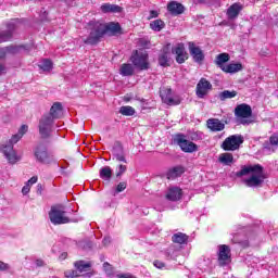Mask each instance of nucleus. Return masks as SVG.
Listing matches in <instances>:
<instances>
[{
	"label": "nucleus",
	"instance_id": "1",
	"mask_svg": "<svg viewBox=\"0 0 278 278\" xmlns=\"http://www.w3.org/2000/svg\"><path fill=\"white\" fill-rule=\"evenodd\" d=\"M89 36L85 39L86 45H97L103 36H116V34H121V24L111 22L109 24H104L97 21H91L88 24Z\"/></svg>",
	"mask_w": 278,
	"mask_h": 278
},
{
	"label": "nucleus",
	"instance_id": "2",
	"mask_svg": "<svg viewBox=\"0 0 278 278\" xmlns=\"http://www.w3.org/2000/svg\"><path fill=\"white\" fill-rule=\"evenodd\" d=\"M237 177H243V184L248 188H260L264 184V168L261 165H248L237 173Z\"/></svg>",
	"mask_w": 278,
	"mask_h": 278
},
{
	"label": "nucleus",
	"instance_id": "3",
	"mask_svg": "<svg viewBox=\"0 0 278 278\" xmlns=\"http://www.w3.org/2000/svg\"><path fill=\"white\" fill-rule=\"evenodd\" d=\"M62 103L55 102L50 109V114L43 115L39 122V134L41 138H49L53 121L55 118H62Z\"/></svg>",
	"mask_w": 278,
	"mask_h": 278
},
{
	"label": "nucleus",
	"instance_id": "4",
	"mask_svg": "<svg viewBox=\"0 0 278 278\" xmlns=\"http://www.w3.org/2000/svg\"><path fill=\"white\" fill-rule=\"evenodd\" d=\"M21 138L23 137L16 134L9 140V143L0 146V149L9 164H16V162L21 160V156L16 154V151H14V144H16Z\"/></svg>",
	"mask_w": 278,
	"mask_h": 278
},
{
	"label": "nucleus",
	"instance_id": "5",
	"mask_svg": "<svg viewBox=\"0 0 278 278\" xmlns=\"http://www.w3.org/2000/svg\"><path fill=\"white\" fill-rule=\"evenodd\" d=\"M49 218L52 225H68V223H77L66 215V210L62 205L52 206L49 212Z\"/></svg>",
	"mask_w": 278,
	"mask_h": 278
},
{
	"label": "nucleus",
	"instance_id": "6",
	"mask_svg": "<svg viewBox=\"0 0 278 278\" xmlns=\"http://www.w3.org/2000/svg\"><path fill=\"white\" fill-rule=\"evenodd\" d=\"M34 155L40 164H52V162H55V157L49 152L47 146L42 143L35 148Z\"/></svg>",
	"mask_w": 278,
	"mask_h": 278
},
{
	"label": "nucleus",
	"instance_id": "7",
	"mask_svg": "<svg viewBox=\"0 0 278 278\" xmlns=\"http://www.w3.org/2000/svg\"><path fill=\"white\" fill-rule=\"evenodd\" d=\"M253 110L251 109V105L247 103L239 104L235 109V116L241 125H249L247 118H251Z\"/></svg>",
	"mask_w": 278,
	"mask_h": 278
},
{
	"label": "nucleus",
	"instance_id": "8",
	"mask_svg": "<svg viewBox=\"0 0 278 278\" xmlns=\"http://www.w3.org/2000/svg\"><path fill=\"white\" fill-rule=\"evenodd\" d=\"M160 97L165 105H179V103H181V98L175 94V92H173V89L167 87L161 88Z\"/></svg>",
	"mask_w": 278,
	"mask_h": 278
},
{
	"label": "nucleus",
	"instance_id": "9",
	"mask_svg": "<svg viewBox=\"0 0 278 278\" xmlns=\"http://www.w3.org/2000/svg\"><path fill=\"white\" fill-rule=\"evenodd\" d=\"M244 142V137L242 135H232L224 140L222 143V149L224 151H238L240 144Z\"/></svg>",
	"mask_w": 278,
	"mask_h": 278
},
{
	"label": "nucleus",
	"instance_id": "10",
	"mask_svg": "<svg viewBox=\"0 0 278 278\" xmlns=\"http://www.w3.org/2000/svg\"><path fill=\"white\" fill-rule=\"evenodd\" d=\"M175 142L180 147L184 153H194L195 151H199V146L188 140L185 135H177L175 137Z\"/></svg>",
	"mask_w": 278,
	"mask_h": 278
},
{
	"label": "nucleus",
	"instance_id": "11",
	"mask_svg": "<svg viewBox=\"0 0 278 278\" xmlns=\"http://www.w3.org/2000/svg\"><path fill=\"white\" fill-rule=\"evenodd\" d=\"M217 262L219 266H229L231 264V249H229V245H218Z\"/></svg>",
	"mask_w": 278,
	"mask_h": 278
},
{
	"label": "nucleus",
	"instance_id": "12",
	"mask_svg": "<svg viewBox=\"0 0 278 278\" xmlns=\"http://www.w3.org/2000/svg\"><path fill=\"white\" fill-rule=\"evenodd\" d=\"M20 25H21L20 20H11L7 24L8 30H0V42H8V40L12 38V34H14L16 29H18Z\"/></svg>",
	"mask_w": 278,
	"mask_h": 278
},
{
	"label": "nucleus",
	"instance_id": "13",
	"mask_svg": "<svg viewBox=\"0 0 278 278\" xmlns=\"http://www.w3.org/2000/svg\"><path fill=\"white\" fill-rule=\"evenodd\" d=\"M212 90V83L206 80L205 78H201L195 88V94L199 99H204L207 92Z\"/></svg>",
	"mask_w": 278,
	"mask_h": 278
},
{
	"label": "nucleus",
	"instance_id": "14",
	"mask_svg": "<svg viewBox=\"0 0 278 278\" xmlns=\"http://www.w3.org/2000/svg\"><path fill=\"white\" fill-rule=\"evenodd\" d=\"M189 53L192 56L193 61L198 64H201L203 60H205V54H203V50L199 48L194 42H189Z\"/></svg>",
	"mask_w": 278,
	"mask_h": 278
},
{
	"label": "nucleus",
	"instance_id": "15",
	"mask_svg": "<svg viewBox=\"0 0 278 278\" xmlns=\"http://www.w3.org/2000/svg\"><path fill=\"white\" fill-rule=\"evenodd\" d=\"M172 51L176 55V62L178 64H184L188 60V52H186L184 43H178Z\"/></svg>",
	"mask_w": 278,
	"mask_h": 278
},
{
	"label": "nucleus",
	"instance_id": "16",
	"mask_svg": "<svg viewBox=\"0 0 278 278\" xmlns=\"http://www.w3.org/2000/svg\"><path fill=\"white\" fill-rule=\"evenodd\" d=\"M243 8L244 7L238 2L231 4L226 11V16H227L228 21H236V18H238V16H240V12H241V10H243Z\"/></svg>",
	"mask_w": 278,
	"mask_h": 278
},
{
	"label": "nucleus",
	"instance_id": "17",
	"mask_svg": "<svg viewBox=\"0 0 278 278\" xmlns=\"http://www.w3.org/2000/svg\"><path fill=\"white\" fill-rule=\"evenodd\" d=\"M182 195L184 192L181 191V188L169 187L165 193V199H167V201H179Z\"/></svg>",
	"mask_w": 278,
	"mask_h": 278
},
{
	"label": "nucleus",
	"instance_id": "18",
	"mask_svg": "<svg viewBox=\"0 0 278 278\" xmlns=\"http://www.w3.org/2000/svg\"><path fill=\"white\" fill-rule=\"evenodd\" d=\"M185 10L186 9L184 8V4L177 1H170L169 3H167V11L173 16H179V14H184Z\"/></svg>",
	"mask_w": 278,
	"mask_h": 278
},
{
	"label": "nucleus",
	"instance_id": "19",
	"mask_svg": "<svg viewBox=\"0 0 278 278\" xmlns=\"http://www.w3.org/2000/svg\"><path fill=\"white\" fill-rule=\"evenodd\" d=\"M101 12H103V14H121V12H123V8L117 5V4H110V3H104L100 7Z\"/></svg>",
	"mask_w": 278,
	"mask_h": 278
},
{
	"label": "nucleus",
	"instance_id": "20",
	"mask_svg": "<svg viewBox=\"0 0 278 278\" xmlns=\"http://www.w3.org/2000/svg\"><path fill=\"white\" fill-rule=\"evenodd\" d=\"M206 125L211 131H223L225 129V124L218 118L207 119Z\"/></svg>",
	"mask_w": 278,
	"mask_h": 278
},
{
	"label": "nucleus",
	"instance_id": "21",
	"mask_svg": "<svg viewBox=\"0 0 278 278\" xmlns=\"http://www.w3.org/2000/svg\"><path fill=\"white\" fill-rule=\"evenodd\" d=\"M230 56L229 53H220L216 56L215 64L220 68V71H224V68L227 66V62H229Z\"/></svg>",
	"mask_w": 278,
	"mask_h": 278
},
{
	"label": "nucleus",
	"instance_id": "22",
	"mask_svg": "<svg viewBox=\"0 0 278 278\" xmlns=\"http://www.w3.org/2000/svg\"><path fill=\"white\" fill-rule=\"evenodd\" d=\"M186 173L184 166H176L167 172V179H177V177H181Z\"/></svg>",
	"mask_w": 278,
	"mask_h": 278
},
{
	"label": "nucleus",
	"instance_id": "23",
	"mask_svg": "<svg viewBox=\"0 0 278 278\" xmlns=\"http://www.w3.org/2000/svg\"><path fill=\"white\" fill-rule=\"evenodd\" d=\"M188 235L184 232H176L172 236V242L174 244H188Z\"/></svg>",
	"mask_w": 278,
	"mask_h": 278
},
{
	"label": "nucleus",
	"instance_id": "24",
	"mask_svg": "<svg viewBox=\"0 0 278 278\" xmlns=\"http://www.w3.org/2000/svg\"><path fill=\"white\" fill-rule=\"evenodd\" d=\"M240 71H242V63H230L227 64L223 70L224 73H229L230 75L240 73Z\"/></svg>",
	"mask_w": 278,
	"mask_h": 278
},
{
	"label": "nucleus",
	"instance_id": "25",
	"mask_svg": "<svg viewBox=\"0 0 278 278\" xmlns=\"http://www.w3.org/2000/svg\"><path fill=\"white\" fill-rule=\"evenodd\" d=\"M119 75L123 77H129L134 75V65L129 63H124L119 68Z\"/></svg>",
	"mask_w": 278,
	"mask_h": 278
},
{
	"label": "nucleus",
	"instance_id": "26",
	"mask_svg": "<svg viewBox=\"0 0 278 278\" xmlns=\"http://www.w3.org/2000/svg\"><path fill=\"white\" fill-rule=\"evenodd\" d=\"M90 263L85 261H78L75 263V268L78 275H81V273H88V270H90Z\"/></svg>",
	"mask_w": 278,
	"mask_h": 278
},
{
	"label": "nucleus",
	"instance_id": "27",
	"mask_svg": "<svg viewBox=\"0 0 278 278\" xmlns=\"http://www.w3.org/2000/svg\"><path fill=\"white\" fill-rule=\"evenodd\" d=\"M220 164H225V166H231L233 164V154L231 153H222L219 155Z\"/></svg>",
	"mask_w": 278,
	"mask_h": 278
},
{
	"label": "nucleus",
	"instance_id": "28",
	"mask_svg": "<svg viewBox=\"0 0 278 278\" xmlns=\"http://www.w3.org/2000/svg\"><path fill=\"white\" fill-rule=\"evenodd\" d=\"M166 27V24L162 20H154L150 23V28L153 31H162Z\"/></svg>",
	"mask_w": 278,
	"mask_h": 278
},
{
	"label": "nucleus",
	"instance_id": "29",
	"mask_svg": "<svg viewBox=\"0 0 278 278\" xmlns=\"http://www.w3.org/2000/svg\"><path fill=\"white\" fill-rule=\"evenodd\" d=\"M39 68H41V71L45 73H49L53 70V62H51L49 59H43L39 64Z\"/></svg>",
	"mask_w": 278,
	"mask_h": 278
},
{
	"label": "nucleus",
	"instance_id": "30",
	"mask_svg": "<svg viewBox=\"0 0 278 278\" xmlns=\"http://www.w3.org/2000/svg\"><path fill=\"white\" fill-rule=\"evenodd\" d=\"M179 251H181V248L177 247V245H170L167 249V256L170 260H176L179 256Z\"/></svg>",
	"mask_w": 278,
	"mask_h": 278
},
{
	"label": "nucleus",
	"instance_id": "31",
	"mask_svg": "<svg viewBox=\"0 0 278 278\" xmlns=\"http://www.w3.org/2000/svg\"><path fill=\"white\" fill-rule=\"evenodd\" d=\"M100 177L105 181H110L112 178V168L110 166H104L100 169Z\"/></svg>",
	"mask_w": 278,
	"mask_h": 278
},
{
	"label": "nucleus",
	"instance_id": "32",
	"mask_svg": "<svg viewBox=\"0 0 278 278\" xmlns=\"http://www.w3.org/2000/svg\"><path fill=\"white\" fill-rule=\"evenodd\" d=\"M149 68V54L141 52L140 54V71H147Z\"/></svg>",
	"mask_w": 278,
	"mask_h": 278
},
{
	"label": "nucleus",
	"instance_id": "33",
	"mask_svg": "<svg viewBox=\"0 0 278 278\" xmlns=\"http://www.w3.org/2000/svg\"><path fill=\"white\" fill-rule=\"evenodd\" d=\"M119 114H122V116H134V114H136V110L129 105L122 106L119 108Z\"/></svg>",
	"mask_w": 278,
	"mask_h": 278
},
{
	"label": "nucleus",
	"instance_id": "34",
	"mask_svg": "<svg viewBox=\"0 0 278 278\" xmlns=\"http://www.w3.org/2000/svg\"><path fill=\"white\" fill-rule=\"evenodd\" d=\"M237 96H238V92L229 91V90H225L218 94L220 101H226V99H233Z\"/></svg>",
	"mask_w": 278,
	"mask_h": 278
},
{
	"label": "nucleus",
	"instance_id": "35",
	"mask_svg": "<svg viewBox=\"0 0 278 278\" xmlns=\"http://www.w3.org/2000/svg\"><path fill=\"white\" fill-rule=\"evenodd\" d=\"M169 59H168V53L167 52H162L159 55V64L160 66H170V64H168Z\"/></svg>",
	"mask_w": 278,
	"mask_h": 278
},
{
	"label": "nucleus",
	"instance_id": "36",
	"mask_svg": "<svg viewBox=\"0 0 278 278\" xmlns=\"http://www.w3.org/2000/svg\"><path fill=\"white\" fill-rule=\"evenodd\" d=\"M130 62H132L134 66H140V54L138 53V50L132 53Z\"/></svg>",
	"mask_w": 278,
	"mask_h": 278
},
{
	"label": "nucleus",
	"instance_id": "37",
	"mask_svg": "<svg viewBox=\"0 0 278 278\" xmlns=\"http://www.w3.org/2000/svg\"><path fill=\"white\" fill-rule=\"evenodd\" d=\"M140 47L141 49H151V40L149 39V37L141 38Z\"/></svg>",
	"mask_w": 278,
	"mask_h": 278
},
{
	"label": "nucleus",
	"instance_id": "38",
	"mask_svg": "<svg viewBox=\"0 0 278 278\" xmlns=\"http://www.w3.org/2000/svg\"><path fill=\"white\" fill-rule=\"evenodd\" d=\"M65 277L66 278H75V277H79V273L75 269H70V270H66L64 273Z\"/></svg>",
	"mask_w": 278,
	"mask_h": 278
},
{
	"label": "nucleus",
	"instance_id": "39",
	"mask_svg": "<svg viewBox=\"0 0 278 278\" xmlns=\"http://www.w3.org/2000/svg\"><path fill=\"white\" fill-rule=\"evenodd\" d=\"M127 188V182H119L115 189L114 194H118V192H123Z\"/></svg>",
	"mask_w": 278,
	"mask_h": 278
},
{
	"label": "nucleus",
	"instance_id": "40",
	"mask_svg": "<svg viewBox=\"0 0 278 278\" xmlns=\"http://www.w3.org/2000/svg\"><path fill=\"white\" fill-rule=\"evenodd\" d=\"M127 172V165L119 164L118 170L116 173V177H121V175H124Z\"/></svg>",
	"mask_w": 278,
	"mask_h": 278
},
{
	"label": "nucleus",
	"instance_id": "41",
	"mask_svg": "<svg viewBox=\"0 0 278 278\" xmlns=\"http://www.w3.org/2000/svg\"><path fill=\"white\" fill-rule=\"evenodd\" d=\"M269 142L275 147L278 146V132L271 135V137L269 138Z\"/></svg>",
	"mask_w": 278,
	"mask_h": 278
},
{
	"label": "nucleus",
	"instance_id": "42",
	"mask_svg": "<svg viewBox=\"0 0 278 278\" xmlns=\"http://www.w3.org/2000/svg\"><path fill=\"white\" fill-rule=\"evenodd\" d=\"M27 129H29V127L27 125H22V127L20 128L17 135L23 138V136H25V134H27Z\"/></svg>",
	"mask_w": 278,
	"mask_h": 278
},
{
	"label": "nucleus",
	"instance_id": "43",
	"mask_svg": "<svg viewBox=\"0 0 278 278\" xmlns=\"http://www.w3.org/2000/svg\"><path fill=\"white\" fill-rule=\"evenodd\" d=\"M103 268H104L106 275H108L109 277H111V275H112V265H110L109 263H104V264H103Z\"/></svg>",
	"mask_w": 278,
	"mask_h": 278
},
{
	"label": "nucleus",
	"instance_id": "44",
	"mask_svg": "<svg viewBox=\"0 0 278 278\" xmlns=\"http://www.w3.org/2000/svg\"><path fill=\"white\" fill-rule=\"evenodd\" d=\"M141 110H151V102L141 100Z\"/></svg>",
	"mask_w": 278,
	"mask_h": 278
},
{
	"label": "nucleus",
	"instance_id": "45",
	"mask_svg": "<svg viewBox=\"0 0 278 278\" xmlns=\"http://www.w3.org/2000/svg\"><path fill=\"white\" fill-rule=\"evenodd\" d=\"M10 270V264L0 261V271Z\"/></svg>",
	"mask_w": 278,
	"mask_h": 278
},
{
	"label": "nucleus",
	"instance_id": "46",
	"mask_svg": "<svg viewBox=\"0 0 278 278\" xmlns=\"http://www.w3.org/2000/svg\"><path fill=\"white\" fill-rule=\"evenodd\" d=\"M18 47H8V48H5V51L8 52V53H18Z\"/></svg>",
	"mask_w": 278,
	"mask_h": 278
},
{
	"label": "nucleus",
	"instance_id": "47",
	"mask_svg": "<svg viewBox=\"0 0 278 278\" xmlns=\"http://www.w3.org/2000/svg\"><path fill=\"white\" fill-rule=\"evenodd\" d=\"M37 181H38V177H37V176H33V177L26 182V185L29 186V187H31V186H34V184H37Z\"/></svg>",
	"mask_w": 278,
	"mask_h": 278
},
{
	"label": "nucleus",
	"instance_id": "48",
	"mask_svg": "<svg viewBox=\"0 0 278 278\" xmlns=\"http://www.w3.org/2000/svg\"><path fill=\"white\" fill-rule=\"evenodd\" d=\"M115 160L117 162H127V160H125V155L124 154H115Z\"/></svg>",
	"mask_w": 278,
	"mask_h": 278
},
{
	"label": "nucleus",
	"instance_id": "49",
	"mask_svg": "<svg viewBox=\"0 0 278 278\" xmlns=\"http://www.w3.org/2000/svg\"><path fill=\"white\" fill-rule=\"evenodd\" d=\"M29 190H31V187H29V185H25L23 188H22V193L23 194H29Z\"/></svg>",
	"mask_w": 278,
	"mask_h": 278
},
{
	"label": "nucleus",
	"instance_id": "50",
	"mask_svg": "<svg viewBox=\"0 0 278 278\" xmlns=\"http://www.w3.org/2000/svg\"><path fill=\"white\" fill-rule=\"evenodd\" d=\"M154 266L155 268H159L160 270H162V268H164V263H162L161 261H154Z\"/></svg>",
	"mask_w": 278,
	"mask_h": 278
},
{
	"label": "nucleus",
	"instance_id": "51",
	"mask_svg": "<svg viewBox=\"0 0 278 278\" xmlns=\"http://www.w3.org/2000/svg\"><path fill=\"white\" fill-rule=\"evenodd\" d=\"M111 242H112V238L105 237V238L103 239V241H102V244H103L104 247H108V244H110Z\"/></svg>",
	"mask_w": 278,
	"mask_h": 278
},
{
	"label": "nucleus",
	"instance_id": "52",
	"mask_svg": "<svg viewBox=\"0 0 278 278\" xmlns=\"http://www.w3.org/2000/svg\"><path fill=\"white\" fill-rule=\"evenodd\" d=\"M116 277L117 278H135L134 276H131L129 274H117Z\"/></svg>",
	"mask_w": 278,
	"mask_h": 278
},
{
	"label": "nucleus",
	"instance_id": "53",
	"mask_svg": "<svg viewBox=\"0 0 278 278\" xmlns=\"http://www.w3.org/2000/svg\"><path fill=\"white\" fill-rule=\"evenodd\" d=\"M157 16H160V13H157V11H150L149 18H157Z\"/></svg>",
	"mask_w": 278,
	"mask_h": 278
},
{
	"label": "nucleus",
	"instance_id": "54",
	"mask_svg": "<svg viewBox=\"0 0 278 278\" xmlns=\"http://www.w3.org/2000/svg\"><path fill=\"white\" fill-rule=\"evenodd\" d=\"M35 264H36V266H38V267H42V266H45V261L38 258V260L35 261Z\"/></svg>",
	"mask_w": 278,
	"mask_h": 278
},
{
	"label": "nucleus",
	"instance_id": "55",
	"mask_svg": "<svg viewBox=\"0 0 278 278\" xmlns=\"http://www.w3.org/2000/svg\"><path fill=\"white\" fill-rule=\"evenodd\" d=\"M66 257H68V254L66 252H63L60 256L59 260L63 261L66 260Z\"/></svg>",
	"mask_w": 278,
	"mask_h": 278
},
{
	"label": "nucleus",
	"instance_id": "56",
	"mask_svg": "<svg viewBox=\"0 0 278 278\" xmlns=\"http://www.w3.org/2000/svg\"><path fill=\"white\" fill-rule=\"evenodd\" d=\"M5 73V66L0 64V75Z\"/></svg>",
	"mask_w": 278,
	"mask_h": 278
}]
</instances>
